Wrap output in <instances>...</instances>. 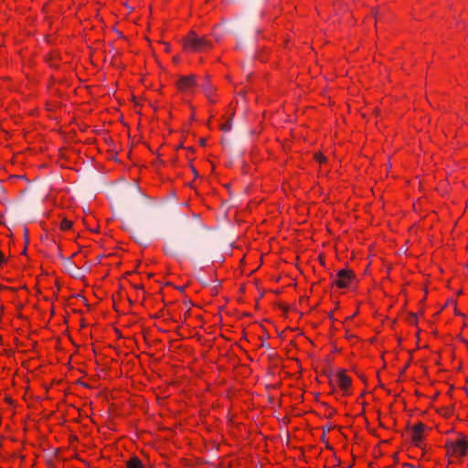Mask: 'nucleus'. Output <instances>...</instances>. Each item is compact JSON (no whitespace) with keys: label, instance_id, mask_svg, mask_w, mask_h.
Masks as SVG:
<instances>
[{"label":"nucleus","instance_id":"f257e3e1","mask_svg":"<svg viewBox=\"0 0 468 468\" xmlns=\"http://www.w3.org/2000/svg\"><path fill=\"white\" fill-rule=\"evenodd\" d=\"M185 46L193 51H202L211 48V42L204 37H198L195 32H189L185 38Z\"/></svg>","mask_w":468,"mask_h":468},{"label":"nucleus","instance_id":"f03ea898","mask_svg":"<svg viewBox=\"0 0 468 468\" xmlns=\"http://www.w3.org/2000/svg\"><path fill=\"white\" fill-rule=\"evenodd\" d=\"M332 384L338 386L343 391L347 392L350 386V378L346 375V371L337 368L330 377Z\"/></svg>","mask_w":468,"mask_h":468},{"label":"nucleus","instance_id":"7ed1b4c3","mask_svg":"<svg viewBox=\"0 0 468 468\" xmlns=\"http://www.w3.org/2000/svg\"><path fill=\"white\" fill-rule=\"evenodd\" d=\"M448 451L459 456H464L467 452L468 443L464 437L457 441H451L446 444Z\"/></svg>","mask_w":468,"mask_h":468},{"label":"nucleus","instance_id":"20e7f679","mask_svg":"<svg viewBox=\"0 0 468 468\" xmlns=\"http://www.w3.org/2000/svg\"><path fill=\"white\" fill-rule=\"evenodd\" d=\"M177 88L183 92L193 91L194 87L197 86L195 75L182 76L177 81Z\"/></svg>","mask_w":468,"mask_h":468},{"label":"nucleus","instance_id":"39448f33","mask_svg":"<svg viewBox=\"0 0 468 468\" xmlns=\"http://www.w3.org/2000/svg\"><path fill=\"white\" fill-rule=\"evenodd\" d=\"M351 282V272L347 269L340 270L334 278V283L340 289L346 288Z\"/></svg>","mask_w":468,"mask_h":468},{"label":"nucleus","instance_id":"423d86ee","mask_svg":"<svg viewBox=\"0 0 468 468\" xmlns=\"http://www.w3.org/2000/svg\"><path fill=\"white\" fill-rule=\"evenodd\" d=\"M425 430V425L421 422H419L416 424L411 431H410V438L411 441L418 445L422 441V432Z\"/></svg>","mask_w":468,"mask_h":468},{"label":"nucleus","instance_id":"0eeeda50","mask_svg":"<svg viewBox=\"0 0 468 468\" xmlns=\"http://www.w3.org/2000/svg\"><path fill=\"white\" fill-rule=\"evenodd\" d=\"M208 77L206 76L205 80L202 84H197L198 87L206 93L207 97L209 98L210 92L212 91V86L208 81Z\"/></svg>","mask_w":468,"mask_h":468},{"label":"nucleus","instance_id":"6e6552de","mask_svg":"<svg viewBox=\"0 0 468 468\" xmlns=\"http://www.w3.org/2000/svg\"><path fill=\"white\" fill-rule=\"evenodd\" d=\"M64 267L69 273L74 275V271L77 270L76 265L71 261L69 258H63Z\"/></svg>","mask_w":468,"mask_h":468},{"label":"nucleus","instance_id":"1a4fd4ad","mask_svg":"<svg viewBox=\"0 0 468 468\" xmlns=\"http://www.w3.org/2000/svg\"><path fill=\"white\" fill-rule=\"evenodd\" d=\"M127 468H142V462L137 457H133L127 462Z\"/></svg>","mask_w":468,"mask_h":468},{"label":"nucleus","instance_id":"9d476101","mask_svg":"<svg viewBox=\"0 0 468 468\" xmlns=\"http://www.w3.org/2000/svg\"><path fill=\"white\" fill-rule=\"evenodd\" d=\"M233 118H234V113H232L231 116L229 117V119L224 124L221 125L222 131L229 132L231 130L232 124H233Z\"/></svg>","mask_w":468,"mask_h":468},{"label":"nucleus","instance_id":"9b49d317","mask_svg":"<svg viewBox=\"0 0 468 468\" xmlns=\"http://www.w3.org/2000/svg\"><path fill=\"white\" fill-rule=\"evenodd\" d=\"M72 226V221L67 219V218H64L62 219L61 223H60V228L64 230L66 229H69Z\"/></svg>","mask_w":468,"mask_h":468},{"label":"nucleus","instance_id":"f8f14e48","mask_svg":"<svg viewBox=\"0 0 468 468\" xmlns=\"http://www.w3.org/2000/svg\"><path fill=\"white\" fill-rule=\"evenodd\" d=\"M164 250L165 251V253L172 256H175L176 254L175 249L171 245H165L164 247Z\"/></svg>","mask_w":468,"mask_h":468},{"label":"nucleus","instance_id":"ddd939ff","mask_svg":"<svg viewBox=\"0 0 468 468\" xmlns=\"http://www.w3.org/2000/svg\"><path fill=\"white\" fill-rule=\"evenodd\" d=\"M314 158L320 164L324 163L326 160V158L321 153H316L314 154Z\"/></svg>","mask_w":468,"mask_h":468},{"label":"nucleus","instance_id":"4468645a","mask_svg":"<svg viewBox=\"0 0 468 468\" xmlns=\"http://www.w3.org/2000/svg\"><path fill=\"white\" fill-rule=\"evenodd\" d=\"M416 320H417L416 315H415V314H410V323H415V322H416Z\"/></svg>","mask_w":468,"mask_h":468},{"label":"nucleus","instance_id":"2eb2a0df","mask_svg":"<svg viewBox=\"0 0 468 468\" xmlns=\"http://www.w3.org/2000/svg\"><path fill=\"white\" fill-rule=\"evenodd\" d=\"M5 261L3 253L0 251V264H2Z\"/></svg>","mask_w":468,"mask_h":468},{"label":"nucleus","instance_id":"dca6fc26","mask_svg":"<svg viewBox=\"0 0 468 468\" xmlns=\"http://www.w3.org/2000/svg\"><path fill=\"white\" fill-rule=\"evenodd\" d=\"M142 238H143L142 235L138 234L135 239H136L137 241L142 242V240H141Z\"/></svg>","mask_w":468,"mask_h":468},{"label":"nucleus","instance_id":"f3484780","mask_svg":"<svg viewBox=\"0 0 468 468\" xmlns=\"http://www.w3.org/2000/svg\"><path fill=\"white\" fill-rule=\"evenodd\" d=\"M342 435H343V437H344L345 439H346V438H347V435H346L345 432H342Z\"/></svg>","mask_w":468,"mask_h":468},{"label":"nucleus","instance_id":"a211bd4d","mask_svg":"<svg viewBox=\"0 0 468 468\" xmlns=\"http://www.w3.org/2000/svg\"><path fill=\"white\" fill-rule=\"evenodd\" d=\"M463 342L465 343V345L467 346L468 347V341L467 340H463Z\"/></svg>","mask_w":468,"mask_h":468},{"label":"nucleus","instance_id":"6ab92c4d","mask_svg":"<svg viewBox=\"0 0 468 468\" xmlns=\"http://www.w3.org/2000/svg\"><path fill=\"white\" fill-rule=\"evenodd\" d=\"M201 144H205V140H204V139H202V140H201Z\"/></svg>","mask_w":468,"mask_h":468},{"label":"nucleus","instance_id":"aec40b11","mask_svg":"<svg viewBox=\"0 0 468 468\" xmlns=\"http://www.w3.org/2000/svg\"><path fill=\"white\" fill-rule=\"evenodd\" d=\"M193 169V172L195 173V175H197V171L195 168H192Z\"/></svg>","mask_w":468,"mask_h":468}]
</instances>
